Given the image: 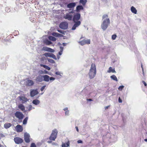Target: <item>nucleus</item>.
<instances>
[{
    "instance_id": "obj_21",
    "label": "nucleus",
    "mask_w": 147,
    "mask_h": 147,
    "mask_svg": "<svg viewBox=\"0 0 147 147\" xmlns=\"http://www.w3.org/2000/svg\"><path fill=\"white\" fill-rule=\"evenodd\" d=\"M107 72L108 73H110L111 72H112L113 73H116V72L115 71L114 68H112V67H110L109 68V70L107 71Z\"/></svg>"
},
{
    "instance_id": "obj_19",
    "label": "nucleus",
    "mask_w": 147,
    "mask_h": 147,
    "mask_svg": "<svg viewBox=\"0 0 147 147\" xmlns=\"http://www.w3.org/2000/svg\"><path fill=\"white\" fill-rule=\"evenodd\" d=\"M76 4L75 3H70L67 4V6L68 8H73L75 6Z\"/></svg>"
},
{
    "instance_id": "obj_2",
    "label": "nucleus",
    "mask_w": 147,
    "mask_h": 147,
    "mask_svg": "<svg viewBox=\"0 0 147 147\" xmlns=\"http://www.w3.org/2000/svg\"><path fill=\"white\" fill-rule=\"evenodd\" d=\"M102 20H103L101 25V28L103 30H105L110 24V20L108 18V15L106 14L103 16Z\"/></svg>"
},
{
    "instance_id": "obj_49",
    "label": "nucleus",
    "mask_w": 147,
    "mask_h": 147,
    "mask_svg": "<svg viewBox=\"0 0 147 147\" xmlns=\"http://www.w3.org/2000/svg\"><path fill=\"white\" fill-rule=\"evenodd\" d=\"M33 72L34 74H37L36 71L35 69L33 70Z\"/></svg>"
},
{
    "instance_id": "obj_64",
    "label": "nucleus",
    "mask_w": 147,
    "mask_h": 147,
    "mask_svg": "<svg viewBox=\"0 0 147 147\" xmlns=\"http://www.w3.org/2000/svg\"><path fill=\"white\" fill-rule=\"evenodd\" d=\"M53 144H55V143H54Z\"/></svg>"
},
{
    "instance_id": "obj_60",
    "label": "nucleus",
    "mask_w": 147,
    "mask_h": 147,
    "mask_svg": "<svg viewBox=\"0 0 147 147\" xmlns=\"http://www.w3.org/2000/svg\"><path fill=\"white\" fill-rule=\"evenodd\" d=\"M144 141L146 142H147V139H144Z\"/></svg>"
},
{
    "instance_id": "obj_58",
    "label": "nucleus",
    "mask_w": 147,
    "mask_h": 147,
    "mask_svg": "<svg viewBox=\"0 0 147 147\" xmlns=\"http://www.w3.org/2000/svg\"><path fill=\"white\" fill-rule=\"evenodd\" d=\"M57 58L58 59H59L60 58V57L58 55L57 56Z\"/></svg>"
},
{
    "instance_id": "obj_24",
    "label": "nucleus",
    "mask_w": 147,
    "mask_h": 147,
    "mask_svg": "<svg viewBox=\"0 0 147 147\" xmlns=\"http://www.w3.org/2000/svg\"><path fill=\"white\" fill-rule=\"evenodd\" d=\"M52 35L55 37H62L63 35L60 34L56 32H53L52 34Z\"/></svg>"
},
{
    "instance_id": "obj_23",
    "label": "nucleus",
    "mask_w": 147,
    "mask_h": 147,
    "mask_svg": "<svg viewBox=\"0 0 147 147\" xmlns=\"http://www.w3.org/2000/svg\"><path fill=\"white\" fill-rule=\"evenodd\" d=\"M69 142L68 141L66 144L62 143L61 145L62 147H68L69 146Z\"/></svg>"
},
{
    "instance_id": "obj_41",
    "label": "nucleus",
    "mask_w": 147,
    "mask_h": 147,
    "mask_svg": "<svg viewBox=\"0 0 147 147\" xmlns=\"http://www.w3.org/2000/svg\"><path fill=\"white\" fill-rule=\"evenodd\" d=\"M57 30L59 33L63 34H65L64 31L59 30Z\"/></svg>"
},
{
    "instance_id": "obj_31",
    "label": "nucleus",
    "mask_w": 147,
    "mask_h": 147,
    "mask_svg": "<svg viewBox=\"0 0 147 147\" xmlns=\"http://www.w3.org/2000/svg\"><path fill=\"white\" fill-rule=\"evenodd\" d=\"M47 60L49 62L51 63L55 64L56 65L55 61L53 59H47Z\"/></svg>"
},
{
    "instance_id": "obj_14",
    "label": "nucleus",
    "mask_w": 147,
    "mask_h": 147,
    "mask_svg": "<svg viewBox=\"0 0 147 147\" xmlns=\"http://www.w3.org/2000/svg\"><path fill=\"white\" fill-rule=\"evenodd\" d=\"M35 80L37 82H41L43 81V76L39 75L36 77Z\"/></svg>"
},
{
    "instance_id": "obj_38",
    "label": "nucleus",
    "mask_w": 147,
    "mask_h": 147,
    "mask_svg": "<svg viewBox=\"0 0 147 147\" xmlns=\"http://www.w3.org/2000/svg\"><path fill=\"white\" fill-rule=\"evenodd\" d=\"M38 73L40 74H44L43 71L40 70L38 71Z\"/></svg>"
},
{
    "instance_id": "obj_61",
    "label": "nucleus",
    "mask_w": 147,
    "mask_h": 147,
    "mask_svg": "<svg viewBox=\"0 0 147 147\" xmlns=\"http://www.w3.org/2000/svg\"><path fill=\"white\" fill-rule=\"evenodd\" d=\"M8 9V7H6L5 8V10H6L7 9Z\"/></svg>"
},
{
    "instance_id": "obj_1",
    "label": "nucleus",
    "mask_w": 147,
    "mask_h": 147,
    "mask_svg": "<svg viewBox=\"0 0 147 147\" xmlns=\"http://www.w3.org/2000/svg\"><path fill=\"white\" fill-rule=\"evenodd\" d=\"M80 17L81 15L80 13H77L74 14L73 16L72 20L74 24L71 28V30H75L76 28L80 25L81 22L80 21Z\"/></svg>"
},
{
    "instance_id": "obj_12",
    "label": "nucleus",
    "mask_w": 147,
    "mask_h": 147,
    "mask_svg": "<svg viewBox=\"0 0 147 147\" xmlns=\"http://www.w3.org/2000/svg\"><path fill=\"white\" fill-rule=\"evenodd\" d=\"M63 18L65 19H67L69 21H71L73 19V15L69 13H67L65 15Z\"/></svg>"
},
{
    "instance_id": "obj_34",
    "label": "nucleus",
    "mask_w": 147,
    "mask_h": 147,
    "mask_svg": "<svg viewBox=\"0 0 147 147\" xmlns=\"http://www.w3.org/2000/svg\"><path fill=\"white\" fill-rule=\"evenodd\" d=\"M60 51L59 52V55H61L62 54L63 51V48L62 47H60Z\"/></svg>"
},
{
    "instance_id": "obj_44",
    "label": "nucleus",
    "mask_w": 147,
    "mask_h": 147,
    "mask_svg": "<svg viewBox=\"0 0 147 147\" xmlns=\"http://www.w3.org/2000/svg\"><path fill=\"white\" fill-rule=\"evenodd\" d=\"M30 147H36V146L34 143H32L31 144Z\"/></svg>"
},
{
    "instance_id": "obj_59",
    "label": "nucleus",
    "mask_w": 147,
    "mask_h": 147,
    "mask_svg": "<svg viewBox=\"0 0 147 147\" xmlns=\"http://www.w3.org/2000/svg\"><path fill=\"white\" fill-rule=\"evenodd\" d=\"M47 142L49 143H51L52 142V141H48Z\"/></svg>"
},
{
    "instance_id": "obj_15",
    "label": "nucleus",
    "mask_w": 147,
    "mask_h": 147,
    "mask_svg": "<svg viewBox=\"0 0 147 147\" xmlns=\"http://www.w3.org/2000/svg\"><path fill=\"white\" fill-rule=\"evenodd\" d=\"M14 141L16 144H18L22 143L23 141L22 139L18 137L14 138Z\"/></svg>"
},
{
    "instance_id": "obj_33",
    "label": "nucleus",
    "mask_w": 147,
    "mask_h": 147,
    "mask_svg": "<svg viewBox=\"0 0 147 147\" xmlns=\"http://www.w3.org/2000/svg\"><path fill=\"white\" fill-rule=\"evenodd\" d=\"M87 1L86 0H80V3L84 5L86 4Z\"/></svg>"
},
{
    "instance_id": "obj_53",
    "label": "nucleus",
    "mask_w": 147,
    "mask_h": 147,
    "mask_svg": "<svg viewBox=\"0 0 147 147\" xmlns=\"http://www.w3.org/2000/svg\"><path fill=\"white\" fill-rule=\"evenodd\" d=\"M76 131L78 132L79 131V130H78V127L77 126H76Z\"/></svg>"
},
{
    "instance_id": "obj_54",
    "label": "nucleus",
    "mask_w": 147,
    "mask_h": 147,
    "mask_svg": "<svg viewBox=\"0 0 147 147\" xmlns=\"http://www.w3.org/2000/svg\"><path fill=\"white\" fill-rule=\"evenodd\" d=\"M87 100L90 101H92V100L91 99H87Z\"/></svg>"
},
{
    "instance_id": "obj_57",
    "label": "nucleus",
    "mask_w": 147,
    "mask_h": 147,
    "mask_svg": "<svg viewBox=\"0 0 147 147\" xmlns=\"http://www.w3.org/2000/svg\"><path fill=\"white\" fill-rule=\"evenodd\" d=\"M109 107V106L105 107V109H107Z\"/></svg>"
},
{
    "instance_id": "obj_46",
    "label": "nucleus",
    "mask_w": 147,
    "mask_h": 147,
    "mask_svg": "<svg viewBox=\"0 0 147 147\" xmlns=\"http://www.w3.org/2000/svg\"><path fill=\"white\" fill-rule=\"evenodd\" d=\"M118 101L119 103H122V100L121 99L120 97L118 98Z\"/></svg>"
},
{
    "instance_id": "obj_18",
    "label": "nucleus",
    "mask_w": 147,
    "mask_h": 147,
    "mask_svg": "<svg viewBox=\"0 0 147 147\" xmlns=\"http://www.w3.org/2000/svg\"><path fill=\"white\" fill-rule=\"evenodd\" d=\"M16 131L18 132H21L23 131L22 127L20 125H17L16 127Z\"/></svg>"
},
{
    "instance_id": "obj_8",
    "label": "nucleus",
    "mask_w": 147,
    "mask_h": 147,
    "mask_svg": "<svg viewBox=\"0 0 147 147\" xmlns=\"http://www.w3.org/2000/svg\"><path fill=\"white\" fill-rule=\"evenodd\" d=\"M90 40L88 39L86 40L84 39L82 40L79 42L78 43L81 45L83 46L85 44H90Z\"/></svg>"
},
{
    "instance_id": "obj_22",
    "label": "nucleus",
    "mask_w": 147,
    "mask_h": 147,
    "mask_svg": "<svg viewBox=\"0 0 147 147\" xmlns=\"http://www.w3.org/2000/svg\"><path fill=\"white\" fill-rule=\"evenodd\" d=\"M40 102V101L36 99L33 100L32 102V103L35 105H39Z\"/></svg>"
},
{
    "instance_id": "obj_5",
    "label": "nucleus",
    "mask_w": 147,
    "mask_h": 147,
    "mask_svg": "<svg viewBox=\"0 0 147 147\" xmlns=\"http://www.w3.org/2000/svg\"><path fill=\"white\" fill-rule=\"evenodd\" d=\"M43 80L46 82H48L50 80V82H51L55 80V78L53 77H50L47 75L43 76Z\"/></svg>"
},
{
    "instance_id": "obj_42",
    "label": "nucleus",
    "mask_w": 147,
    "mask_h": 147,
    "mask_svg": "<svg viewBox=\"0 0 147 147\" xmlns=\"http://www.w3.org/2000/svg\"><path fill=\"white\" fill-rule=\"evenodd\" d=\"M69 111L68 110L65 111V115H69Z\"/></svg>"
},
{
    "instance_id": "obj_27",
    "label": "nucleus",
    "mask_w": 147,
    "mask_h": 147,
    "mask_svg": "<svg viewBox=\"0 0 147 147\" xmlns=\"http://www.w3.org/2000/svg\"><path fill=\"white\" fill-rule=\"evenodd\" d=\"M19 109H20L22 111H24L25 109V107L22 104H20L18 106Z\"/></svg>"
},
{
    "instance_id": "obj_39",
    "label": "nucleus",
    "mask_w": 147,
    "mask_h": 147,
    "mask_svg": "<svg viewBox=\"0 0 147 147\" xmlns=\"http://www.w3.org/2000/svg\"><path fill=\"white\" fill-rule=\"evenodd\" d=\"M116 37H117V36H116V35L113 34V35H112V38L113 40H115L116 39Z\"/></svg>"
},
{
    "instance_id": "obj_50",
    "label": "nucleus",
    "mask_w": 147,
    "mask_h": 147,
    "mask_svg": "<svg viewBox=\"0 0 147 147\" xmlns=\"http://www.w3.org/2000/svg\"><path fill=\"white\" fill-rule=\"evenodd\" d=\"M142 82H143V83L144 84V85L145 86H147L146 83L144 81H142Z\"/></svg>"
},
{
    "instance_id": "obj_26",
    "label": "nucleus",
    "mask_w": 147,
    "mask_h": 147,
    "mask_svg": "<svg viewBox=\"0 0 147 147\" xmlns=\"http://www.w3.org/2000/svg\"><path fill=\"white\" fill-rule=\"evenodd\" d=\"M40 65L41 67H43L47 70H49L51 69L47 65H44L42 64H40Z\"/></svg>"
},
{
    "instance_id": "obj_43",
    "label": "nucleus",
    "mask_w": 147,
    "mask_h": 147,
    "mask_svg": "<svg viewBox=\"0 0 147 147\" xmlns=\"http://www.w3.org/2000/svg\"><path fill=\"white\" fill-rule=\"evenodd\" d=\"M43 72H44V74H48L49 75H50V74H49L48 72L46 70L43 71Z\"/></svg>"
},
{
    "instance_id": "obj_29",
    "label": "nucleus",
    "mask_w": 147,
    "mask_h": 147,
    "mask_svg": "<svg viewBox=\"0 0 147 147\" xmlns=\"http://www.w3.org/2000/svg\"><path fill=\"white\" fill-rule=\"evenodd\" d=\"M110 78L112 79L115 81H118L117 79L116 76L115 75H112V76H111Z\"/></svg>"
},
{
    "instance_id": "obj_52",
    "label": "nucleus",
    "mask_w": 147,
    "mask_h": 147,
    "mask_svg": "<svg viewBox=\"0 0 147 147\" xmlns=\"http://www.w3.org/2000/svg\"><path fill=\"white\" fill-rule=\"evenodd\" d=\"M101 0L105 3H106L107 1V0Z\"/></svg>"
},
{
    "instance_id": "obj_48",
    "label": "nucleus",
    "mask_w": 147,
    "mask_h": 147,
    "mask_svg": "<svg viewBox=\"0 0 147 147\" xmlns=\"http://www.w3.org/2000/svg\"><path fill=\"white\" fill-rule=\"evenodd\" d=\"M77 142L78 143H82L83 142L81 140H78L77 141Z\"/></svg>"
},
{
    "instance_id": "obj_37",
    "label": "nucleus",
    "mask_w": 147,
    "mask_h": 147,
    "mask_svg": "<svg viewBox=\"0 0 147 147\" xmlns=\"http://www.w3.org/2000/svg\"><path fill=\"white\" fill-rule=\"evenodd\" d=\"M33 109H34V108L31 105H29L28 107V110L30 111Z\"/></svg>"
},
{
    "instance_id": "obj_17",
    "label": "nucleus",
    "mask_w": 147,
    "mask_h": 147,
    "mask_svg": "<svg viewBox=\"0 0 147 147\" xmlns=\"http://www.w3.org/2000/svg\"><path fill=\"white\" fill-rule=\"evenodd\" d=\"M43 50L45 51L50 52L51 53H53L55 52L54 50L51 48L47 47H44L42 48Z\"/></svg>"
},
{
    "instance_id": "obj_11",
    "label": "nucleus",
    "mask_w": 147,
    "mask_h": 147,
    "mask_svg": "<svg viewBox=\"0 0 147 147\" xmlns=\"http://www.w3.org/2000/svg\"><path fill=\"white\" fill-rule=\"evenodd\" d=\"M43 55L46 57H51L55 60H57V59L56 56L54 54L52 53H44L43 54Z\"/></svg>"
},
{
    "instance_id": "obj_16",
    "label": "nucleus",
    "mask_w": 147,
    "mask_h": 147,
    "mask_svg": "<svg viewBox=\"0 0 147 147\" xmlns=\"http://www.w3.org/2000/svg\"><path fill=\"white\" fill-rule=\"evenodd\" d=\"M38 91L37 90H33L30 92V94L31 96L32 97H34L36 95L38 94Z\"/></svg>"
},
{
    "instance_id": "obj_47",
    "label": "nucleus",
    "mask_w": 147,
    "mask_h": 147,
    "mask_svg": "<svg viewBox=\"0 0 147 147\" xmlns=\"http://www.w3.org/2000/svg\"><path fill=\"white\" fill-rule=\"evenodd\" d=\"M74 13V10H72L70 11H69V14H70L71 13Z\"/></svg>"
},
{
    "instance_id": "obj_20",
    "label": "nucleus",
    "mask_w": 147,
    "mask_h": 147,
    "mask_svg": "<svg viewBox=\"0 0 147 147\" xmlns=\"http://www.w3.org/2000/svg\"><path fill=\"white\" fill-rule=\"evenodd\" d=\"M83 7L82 6L78 5L76 7V11L78 13L80 11V10H83Z\"/></svg>"
},
{
    "instance_id": "obj_32",
    "label": "nucleus",
    "mask_w": 147,
    "mask_h": 147,
    "mask_svg": "<svg viewBox=\"0 0 147 147\" xmlns=\"http://www.w3.org/2000/svg\"><path fill=\"white\" fill-rule=\"evenodd\" d=\"M44 43L46 45H49L52 44V42L48 40H46L44 41Z\"/></svg>"
},
{
    "instance_id": "obj_45",
    "label": "nucleus",
    "mask_w": 147,
    "mask_h": 147,
    "mask_svg": "<svg viewBox=\"0 0 147 147\" xmlns=\"http://www.w3.org/2000/svg\"><path fill=\"white\" fill-rule=\"evenodd\" d=\"M46 87V86L45 85L42 86L40 88V90L41 91H42L45 89V87Z\"/></svg>"
},
{
    "instance_id": "obj_3",
    "label": "nucleus",
    "mask_w": 147,
    "mask_h": 147,
    "mask_svg": "<svg viewBox=\"0 0 147 147\" xmlns=\"http://www.w3.org/2000/svg\"><path fill=\"white\" fill-rule=\"evenodd\" d=\"M96 71L95 65L92 63L88 73L89 78L90 79L94 78L95 76Z\"/></svg>"
},
{
    "instance_id": "obj_10",
    "label": "nucleus",
    "mask_w": 147,
    "mask_h": 147,
    "mask_svg": "<svg viewBox=\"0 0 147 147\" xmlns=\"http://www.w3.org/2000/svg\"><path fill=\"white\" fill-rule=\"evenodd\" d=\"M34 84V82L32 80L28 79L26 80L25 82V84L27 86H32Z\"/></svg>"
},
{
    "instance_id": "obj_6",
    "label": "nucleus",
    "mask_w": 147,
    "mask_h": 147,
    "mask_svg": "<svg viewBox=\"0 0 147 147\" xmlns=\"http://www.w3.org/2000/svg\"><path fill=\"white\" fill-rule=\"evenodd\" d=\"M68 26V23L65 22L61 23L59 25V27L65 30L67 28Z\"/></svg>"
},
{
    "instance_id": "obj_28",
    "label": "nucleus",
    "mask_w": 147,
    "mask_h": 147,
    "mask_svg": "<svg viewBox=\"0 0 147 147\" xmlns=\"http://www.w3.org/2000/svg\"><path fill=\"white\" fill-rule=\"evenodd\" d=\"M11 125L10 123H6L4 124V127L5 128L7 129L10 127Z\"/></svg>"
},
{
    "instance_id": "obj_9",
    "label": "nucleus",
    "mask_w": 147,
    "mask_h": 147,
    "mask_svg": "<svg viewBox=\"0 0 147 147\" xmlns=\"http://www.w3.org/2000/svg\"><path fill=\"white\" fill-rule=\"evenodd\" d=\"M15 116L19 119H21L23 118L24 115L23 114L19 111H17L15 114Z\"/></svg>"
},
{
    "instance_id": "obj_56",
    "label": "nucleus",
    "mask_w": 147,
    "mask_h": 147,
    "mask_svg": "<svg viewBox=\"0 0 147 147\" xmlns=\"http://www.w3.org/2000/svg\"><path fill=\"white\" fill-rule=\"evenodd\" d=\"M67 45V43H63V46H65Z\"/></svg>"
},
{
    "instance_id": "obj_62",
    "label": "nucleus",
    "mask_w": 147,
    "mask_h": 147,
    "mask_svg": "<svg viewBox=\"0 0 147 147\" xmlns=\"http://www.w3.org/2000/svg\"><path fill=\"white\" fill-rule=\"evenodd\" d=\"M69 11L71 10V9H69Z\"/></svg>"
},
{
    "instance_id": "obj_35",
    "label": "nucleus",
    "mask_w": 147,
    "mask_h": 147,
    "mask_svg": "<svg viewBox=\"0 0 147 147\" xmlns=\"http://www.w3.org/2000/svg\"><path fill=\"white\" fill-rule=\"evenodd\" d=\"M28 117H26L24 120L23 122V124L24 125H25L27 123V121L28 120Z\"/></svg>"
},
{
    "instance_id": "obj_13",
    "label": "nucleus",
    "mask_w": 147,
    "mask_h": 147,
    "mask_svg": "<svg viewBox=\"0 0 147 147\" xmlns=\"http://www.w3.org/2000/svg\"><path fill=\"white\" fill-rule=\"evenodd\" d=\"M24 140L26 142L28 143L30 142L29 134L27 133H25L24 134Z\"/></svg>"
},
{
    "instance_id": "obj_40",
    "label": "nucleus",
    "mask_w": 147,
    "mask_h": 147,
    "mask_svg": "<svg viewBox=\"0 0 147 147\" xmlns=\"http://www.w3.org/2000/svg\"><path fill=\"white\" fill-rule=\"evenodd\" d=\"M124 87V86H121L119 87L118 89L119 90H122Z\"/></svg>"
},
{
    "instance_id": "obj_51",
    "label": "nucleus",
    "mask_w": 147,
    "mask_h": 147,
    "mask_svg": "<svg viewBox=\"0 0 147 147\" xmlns=\"http://www.w3.org/2000/svg\"><path fill=\"white\" fill-rule=\"evenodd\" d=\"M68 108L67 107H66L65 108H64L63 110L64 111H68Z\"/></svg>"
},
{
    "instance_id": "obj_25",
    "label": "nucleus",
    "mask_w": 147,
    "mask_h": 147,
    "mask_svg": "<svg viewBox=\"0 0 147 147\" xmlns=\"http://www.w3.org/2000/svg\"><path fill=\"white\" fill-rule=\"evenodd\" d=\"M131 10L132 12L134 14H136L137 13V10L134 6H132L131 8Z\"/></svg>"
},
{
    "instance_id": "obj_36",
    "label": "nucleus",
    "mask_w": 147,
    "mask_h": 147,
    "mask_svg": "<svg viewBox=\"0 0 147 147\" xmlns=\"http://www.w3.org/2000/svg\"><path fill=\"white\" fill-rule=\"evenodd\" d=\"M55 74L57 75H59L61 76H62V75H63V73L60 71H57L55 72Z\"/></svg>"
},
{
    "instance_id": "obj_7",
    "label": "nucleus",
    "mask_w": 147,
    "mask_h": 147,
    "mask_svg": "<svg viewBox=\"0 0 147 147\" xmlns=\"http://www.w3.org/2000/svg\"><path fill=\"white\" fill-rule=\"evenodd\" d=\"M18 98L21 102L22 103H25L28 100V98L24 96H20L18 97Z\"/></svg>"
},
{
    "instance_id": "obj_63",
    "label": "nucleus",
    "mask_w": 147,
    "mask_h": 147,
    "mask_svg": "<svg viewBox=\"0 0 147 147\" xmlns=\"http://www.w3.org/2000/svg\"><path fill=\"white\" fill-rule=\"evenodd\" d=\"M0 147H1V146L0 144Z\"/></svg>"
},
{
    "instance_id": "obj_55",
    "label": "nucleus",
    "mask_w": 147,
    "mask_h": 147,
    "mask_svg": "<svg viewBox=\"0 0 147 147\" xmlns=\"http://www.w3.org/2000/svg\"><path fill=\"white\" fill-rule=\"evenodd\" d=\"M141 67L142 69V70L143 71V74H144V73L143 72V65L142 63H141Z\"/></svg>"
},
{
    "instance_id": "obj_30",
    "label": "nucleus",
    "mask_w": 147,
    "mask_h": 147,
    "mask_svg": "<svg viewBox=\"0 0 147 147\" xmlns=\"http://www.w3.org/2000/svg\"><path fill=\"white\" fill-rule=\"evenodd\" d=\"M49 39L53 41H55L56 40V38L53 36H49Z\"/></svg>"
},
{
    "instance_id": "obj_4",
    "label": "nucleus",
    "mask_w": 147,
    "mask_h": 147,
    "mask_svg": "<svg viewBox=\"0 0 147 147\" xmlns=\"http://www.w3.org/2000/svg\"><path fill=\"white\" fill-rule=\"evenodd\" d=\"M57 133L58 131L56 129H55L53 130L49 138L50 140H55L57 137Z\"/></svg>"
}]
</instances>
